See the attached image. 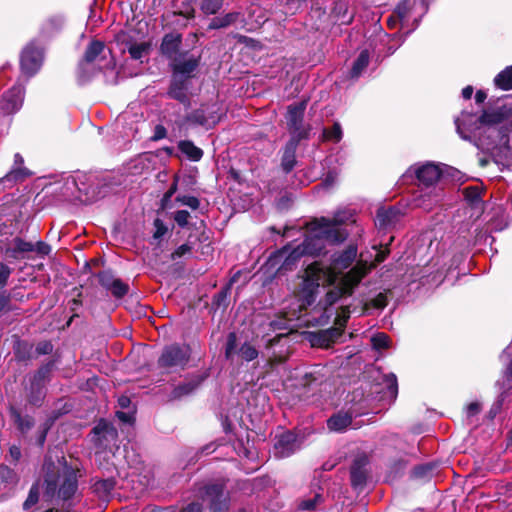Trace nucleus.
<instances>
[{
  "instance_id": "1",
  "label": "nucleus",
  "mask_w": 512,
  "mask_h": 512,
  "mask_svg": "<svg viewBox=\"0 0 512 512\" xmlns=\"http://www.w3.org/2000/svg\"><path fill=\"white\" fill-rule=\"evenodd\" d=\"M460 137L489 154L500 165H512V107L497 105L480 115L463 111L455 120Z\"/></svg>"
},
{
  "instance_id": "29",
  "label": "nucleus",
  "mask_w": 512,
  "mask_h": 512,
  "mask_svg": "<svg viewBox=\"0 0 512 512\" xmlns=\"http://www.w3.org/2000/svg\"><path fill=\"white\" fill-rule=\"evenodd\" d=\"M494 85L503 91L512 89V65L507 66L495 76Z\"/></svg>"
},
{
  "instance_id": "54",
  "label": "nucleus",
  "mask_w": 512,
  "mask_h": 512,
  "mask_svg": "<svg viewBox=\"0 0 512 512\" xmlns=\"http://www.w3.org/2000/svg\"><path fill=\"white\" fill-rule=\"evenodd\" d=\"M190 251V246L187 244H183L175 250V252L173 253V258L182 257L185 254L189 253Z\"/></svg>"
},
{
  "instance_id": "13",
  "label": "nucleus",
  "mask_w": 512,
  "mask_h": 512,
  "mask_svg": "<svg viewBox=\"0 0 512 512\" xmlns=\"http://www.w3.org/2000/svg\"><path fill=\"white\" fill-rule=\"evenodd\" d=\"M236 353H238L245 361H252L258 357L257 349L248 342H245L237 351V336L234 332H231L227 336L225 357L226 359L232 360Z\"/></svg>"
},
{
  "instance_id": "51",
  "label": "nucleus",
  "mask_w": 512,
  "mask_h": 512,
  "mask_svg": "<svg viewBox=\"0 0 512 512\" xmlns=\"http://www.w3.org/2000/svg\"><path fill=\"white\" fill-rule=\"evenodd\" d=\"M52 350L53 345L48 341L41 342L36 346V352L39 355L49 354L52 352Z\"/></svg>"
},
{
  "instance_id": "60",
  "label": "nucleus",
  "mask_w": 512,
  "mask_h": 512,
  "mask_svg": "<svg viewBox=\"0 0 512 512\" xmlns=\"http://www.w3.org/2000/svg\"><path fill=\"white\" fill-rule=\"evenodd\" d=\"M130 403H131L130 398L127 396H121L118 399V404L123 409L128 408L130 406Z\"/></svg>"
},
{
  "instance_id": "8",
  "label": "nucleus",
  "mask_w": 512,
  "mask_h": 512,
  "mask_svg": "<svg viewBox=\"0 0 512 512\" xmlns=\"http://www.w3.org/2000/svg\"><path fill=\"white\" fill-rule=\"evenodd\" d=\"M441 174L442 171L438 165L427 162L411 166L404 174V177L415 176L419 182L418 187H430L438 186L437 183L441 177Z\"/></svg>"
},
{
  "instance_id": "43",
  "label": "nucleus",
  "mask_w": 512,
  "mask_h": 512,
  "mask_svg": "<svg viewBox=\"0 0 512 512\" xmlns=\"http://www.w3.org/2000/svg\"><path fill=\"white\" fill-rule=\"evenodd\" d=\"M177 201L180 202L182 205L188 206L191 209H198L200 202L199 200L194 196H182L177 197Z\"/></svg>"
},
{
  "instance_id": "38",
  "label": "nucleus",
  "mask_w": 512,
  "mask_h": 512,
  "mask_svg": "<svg viewBox=\"0 0 512 512\" xmlns=\"http://www.w3.org/2000/svg\"><path fill=\"white\" fill-rule=\"evenodd\" d=\"M39 499V488L38 485L35 484L30 488L29 495L23 504V508L25 510L30 509L33 505L38 502Z\"/></svg>"
},
{
  "instance_id": "50",
  "label": "nucleus",
  "mask_w": 512,
  "mask_h": 512,
  "mask_svg": "<svg viewBox=\"0 0 512 512\" xmlns=\"http://www.w3.org/2000/svg\"><path fill=\"white\" fill-rule=\"evenodd\" d=\"M49 428H50V425L48 423H45L43 426L40 427L38 435H37V439H36V443L39 446L44 445Z\"/></svg>"
},
{
  "instance_id": "55",
  "label": "nucleus",
  "mask_w": 512,
  "mask_h": 512,
  "mask_svg": "<svg viewBox=\"0 0 512 512\" xmlns=\"http://www.w3.org/2000/svg\"><path fill=\"white\" fill-rule=\"evenodd\" d=\"M466 411L468 416H474L480 411V405L477 402H472L467 406Z\"/></svg>"
},
{
  "instance_id": "42",
  "label": "nucleus",
  "mask_w": 512,
  "mask_h": 512,
  "mask_svg": "<svg viewBox=\"0 0 512 512\" xmlns=\"http://www.w3.org/2000/svg\"><path fill=\"white\" fill-rule=\"evenodd\" d=\"M15 250L18 252H32L34 251V244L27 242L23 239L16 238L14 240Z\"/></svg>"
},
{
  "instance_id": "5",
  "label": "nucleus",
  "mask_w": 512,
  "mask_h": 512,
  "mask_svg": "<svg viewBox=\"0 0 512 512\" xmlns=\"http://www.w3.org/2000/svg\"><path fill=\"white\" fill-rule=\"evenodd\" d=\"M369 268L365 263H357L350 271H348L339 281V283L325 297L326 305L335 304L341 297L349 296L353 293L354 288L368 273Z\"/></svg>"
},
{
  "instance_id": "10",
  "label": "nucleus",
  "mask_w": 512,
  "mask_h": 512,
  "mask_svg": "<svg viewBox=\"0 0 512 512\" xmlns=\"http://www.w3.org/2000/svg\"><path fill=\"white\" fill-rule=\"evenodd\" d=\"M442 198L443 190L440 186L418 187L413 197V204L415 207L430 211L440 204Z\"/></svg>"
},
{
  "instance_id": "40",
  "label": "nucleus",
  "mask_w": 512,
  "mask_h": 512,
  "mask_svg": "<svg viewBox=\"0 0 512 512\" xmlns=\"http://www.w3.org/2000/svg\"><path fill=\"white\" fill-rule=\"evenodd\" d=\"M371 342L375 349H384L389 346L390 338L384 333H377L372 337Z\"/></svg>"
},
{
  "instance_id": "30",
  "label": "nucleus",
  "mask_w": 512,
  "mask_h": 512,
  "mask_svg": "<svg viewBox=\"0 0 512 512\" xmlns=\"http://www.w3.org/2000/svg\"><path fill=\"white\" fill-rule=\"evenodd\" d=\"M50 371H51V365L48 364V365L40 368L38 370V372L34 375L33 381H32V387L33 388L37 387V389H38V392H37L38 396H37V398H31V402L33 404H37L41 400L42 392H41L40 387L45 382V379H46L47 375L50 373Z\"/></svg>"
},
{
  "instance_id": "9",
  "label": "nucleus",
  "mask_w": 512,
  "mask_h": 512,
  "mask_svg": "<svg viewBox=\"0 0 512 512\" xmlns=\"http://www.w3.org/2000/svg\"><path fill=\"white\" fill-rule=\"evenodd\" d=\"M43 63V50L34 42L29 43L20 56L21 72L27 78L34 76L41 68Z\"/></svg>"
},
{
  "instance_id": "15",
  "label": "nucleus",
  "mask_w": 512,
  "mask_h": 512,
  "mask_svg": "<svg viewBox=\"0 0 512 512\" xmlns=\"http://www.w3.org/2000/svg\"><path fill=\"white\" fill-rule=\"evenodd\" d=\"M300 448V442L297 436L286 431L276 437L274 444V455L277 458H286L295 453Z\"/></svg>"
},
{
  "instance_id": "52",
  "label": "nucleus",
  "mask_w": 512,
  "mask_h": 512,
  "mask_svg": "<svg viewBox=\"0 0 512 512\" xmlns=\"http://www.w3.org/2000/svg\"><path fill=\"white\" fill-rule=\"evenodd\" d=\"M34 251L38 254L47 255L50 252V246L43 241H38L34 245Z\"/></svg>"
},
{
  "instance_id": "33",
  "label": "nucleus",
  "mask_w": 512,
  "mask_h": 512,
  "mask_svg": "<svg viewBox=\"0 0 512 512\" xmlns=\"http://www.w3.org/2000/svg\"><path fill=\"white\" fill-rule=\"evenodd\" d=\"M193 119L200 125L210 127L218 122L219 116L214 115V113H210L208 116H206L204 109H199L193 114Z\"/></svg>"
},
{
  "instance_id": "19",
  "label": "nucleus",
  "mask_w": 512,
  "mask_h": 512,
  "mask_svg": "<svg viewBox=\"0 0 512 512\" xmlns=\"http://www.w3.org/2000/svg\"><path fill=\"white\" fill-rule=\"evenodd\" d=\"M205 377L204 375H197L183 384L178 385L172 391V398L178 399L193 393L204 381Z\"/></svg>"
},
{
  "instance_id": "4",
  "label": "nucleus",
  "mask_w": 512,
  "mask_h": 512,
  "mask_svg": "<svg viewBox=\"0 0 512 512\" xmlns=\"http://www.w3.org/2000/svg\"><path fill=\"white\" fill-rule=\"evenodd\" d=\"M115 65L111 51L102 41L93 40L88 45L83 59L78 65V81L85 83L103 69H113Z\"/></svg>"
},
{
  "instance_id": "24",
  "label": "nucleus",
  "mask_w": 512,
  "mask_h": 512,
  "mask_svg": "<svg viewBox=\"0 0 512 512\" xmlns=\"http://www.w3.org/2000/svg\"><path fill=\"white\" fill-rule=\"evenodd\" d=\"M370 61V54L368 50H362L355 61L353 62L350 77L353 79L359 78L367 68Z\"/></svg>"
},
{
  "instance_id": "2",
  "label": "nucleus",
  "mask_w": 512,
  "mask_h": 512,
  "mask_svg": "<svg viewBox=\"0 0 512 512\" xmlns=\"http://www.w3.org/2000/svg\"><path fill=\"white\" fill-rule=\"evenodd\" d=\"M349 221H354L350 210L337 211L332 218L322 217L312 221L300 245L277 251L269 257L267 265L274 267L280 264L277 269L280 273L292 270L302 256L319 255L327 244H338L346 240L348 232L343 225Z\"/></svg>"
},
{
  "instance_id": "39",
  "label": "nucleus",
  "mask_w": 512,
  "mask_h": 512,
  "mask_svg": "<svg viewBox=\"0 0 512 512\" xmlns=\"http://www.w3.org/2000/svg\"><path fill=\"white\" fill-rule=\"evenodd\" d=\"M109 291L112 293L114 297L121 298L128 293L129 286L122 280L118 279Z\"/></svg>"
},
{
  "instance_id": "32",
  "label": "nucleus",
  "mask_w": 512,
  "mask_h": 512,
  "mask_svg": "<svg viewBox=\"0 0 512 512\" xmlns=\"http://www.w3.org/2000/svg\"><path fill=\"white\" fill-rule=\"evenodd\" d=\"M77 489V481L73 475L67 477L62 483L59 489V496L64 500L71 498V496L76 492Z\"/></svg>"
},
{
  "instance_id": "22",
  "label": "nucleus",
  "mask_w": 512,
  "mask_h": 512,
  "mask_svg": "<svg viewBox=\"0 0 512 512\" xmlns=\"http://www.w3.org/2000/svg\"><path fill=\"white\" fill-rule=\"evenodd\" d=\"M187 80L188 79L179 76H173V80L169 90V95L172 98L179 100L180 102H185L187 100Z\"/></svg>"
},
{
  "instance_id": "36",
  "label": "nucleus",
  "mask_w": 512,
  "mask_h": 512,
  "mask_svg": "<svg viewBox=\"0 0 512 512\" xmlns=\"http://www.w3.org/2000/svg\"><path fill=\"white\" fill-rule=\"evenodd\" d=\"M98 279L101 286H103L108 291L118 280V278H116L110 271H103L99 273Z\"/></svg>"
},
{
  "instance_id": "12",
  "label": "nucleus",
  "mask_w": 512,
  "mask_h": 512,
  "mask_svg": "<svg viewBox=\"0 0 512 512\" xmlns=\"http://www.w3.org/2000/svg\"><path fill=\"white\" fill-rule=\"evenodd\" d=\"M306 101H301L296 104H292L288 107L286 114L287 125L290 130L296 135V139L300 140L306 137V132L302 130V122L304 112L306 110Z\"/></svg>"
},
{
  "instance_id": "44",
  "label": "nucleus",
  "mask_w": 512,
  "mask_h": 512,
  "mask_svg": "<svg viewBox=\"0 0 512 512\" xmlns=\"http://www.w3.org/2000/svg\"><path fill=\"white\" fill-rule=\"evenodd\" d=\"M189 218H190V213L186 210H179L174 215V220L180 227L187 226L188 222H189Z\"/></svg>"
},
{
  "instance_id": "49",
  "label": "nucleus",
  "mask_w": 512,
  "mask_h": 512,
  "mask_svg": "<svg viewBox=\"0 0 512 512\" xmlns=\"http://www.w3.org/2000/svg\"><path fill=\"white\" fill-rule=\"evenodd\" d=\"M166 136H167L166 128L163 125L158 124L154 127V132H153L151 139L153 141H158V140L164 139Z\"/></svg>"
},
{
  "instance_id": "35",
  "label": "nucleus",
  "mask_w": 512,
  "mask_h": 512,
  "mask_svg": "<svg viewBox=\"0 0 512 512\" xmlns=\"http://www.w3.org/2000/svg\"><path fill=\"white\" fill-rule=\"evenodd\" d=\"M342 128L339 123H334L331 129L323 130V139L326 141L339 142L342 139Z\"/></svg>"
},
{
  "instance_id": "34",
  "label": "nucleus",
  "mask_w": 512,
  "mask_h": 512,
  "mask_svg": "<svg viewBox=\"0 0 512 512\" xmlns=\"http://www.w3.org/2000/svg\"><path fill=\"white\" fill-rule=\"evenodd\" d=\"M238 18V13H228L222 17L214 18L210 23V28L219 29L223 27H227L230 24L234 23Z\"/></svg>"
},
{
  "instance_id": "45",
  "label": "nucleus",
  "mask_w": 512,
  "mask_h": 512,
  "mask_svg": "<svg viewBox=\"0 0 512 512\" xmlns=\"http://www.w3.org/2000/svg\"><path fill=\"white\" fill-rule=\"evenodd\" d=\"M322 501V496L320 494H316L313 499L304 500L300 504V508L302 510H313L316 508L317 504Z\"/></svg>"
},
{
  "instance_id": "56",
  "label": "nucleus",
  "mask_w": 512,
  "mask_h": 512,
  "mask_svg": "<svg viewBox=\"0 0 512 512\" xmlns=\"http://www.w3.org/2000/svg\"><path fill=\"white\" fill-rule=\"evenodd\" d=\"M116 416L120 421H122L124 423H131L133 420V417L130 413H126V412H122V411H117Z\"/></svg>"
},
{
  "instance_id": "20",
  "label": "nucleus",
  "mask_w": 512,
  "mask_h": 512,
  "mask_svg": "<svg viewBox=\"0 0 512 512\" xmlns=\"http://www.w3.org/2000/svg\"><path fill=\"white\" fill-rule=\"evenodd\" d=\"M352 423V415L348 412H338L327 420L329 430L334 432L345 431Z\"/></svg>"
},
{
  "instance_id": "28",
  "label": "nucleus",
  "mask_w": 512,
  "mask_h": 512,
  "mask_svg": "<svg viewBox=\"0 0 512 512\" xmlns=\"http://www.w3.org/2000/svg\"><path fill=\"white\" fill-rule=\"evenodd\" d=\"M178 148L191 161H199L203 156V151L189 140L180 141Z\"/></svg>"
},
{
  "instance_id": "58",
  "label": "nucleus",
  "mask_w": 512,
  "mask_h": 512,
  "mask_svg": "<svg viewBox=\"0 0 512 512\" xmlns=\"http://www.w3.org/2000/svg\"><path fill=\"white\" fill-rule=\"evenodd\" d=\"M506 226H507V223L497 222L496 220H493V221L490 223L491 230H494V231H501V230H503Z\"/></svg>"
},
{
  "instance_id": "37",
  "label": "nucleus",
  "mask_w": 512,
  "mask_h": 512,
  "mask_svg": "<svg viewBox=\"0 0 512 512\" xmlns=\"http://www.w3.org/2000/svg\"><path fill=\"white\" fill-rule=\"evenodd\" d=\"M224 0H204L201 9L206 14H215L223 4Z\"/></svg>"
},
{
  "instance_id": "41",
  "label": "nucleus",
  "mask_w": 512,
  "mask_h": 512,
  "mask_svg": "<svg viewBox=\"0 0 512 512\" xmlns=\"http://www.w3.org/2000/svg\"><path fill=\"white\" fill-rule=\"evenodd\" d=\"M386 384L388 389V394L395 398L398 393V385H397V378L394 374H389L386 376Z\"/></svg>"
},
{
  "instance_id": "11",
  "label": "nucleus",
  "mask_w": 512,
  "mask_h": 512,
  "mask_svg": "<svg viewBox=\"0 0 512 512\" xmlns=\"http://www.w3.org/2000/svg\"><path fill=\"white\" fill-rule=\"evenodd\" d=\"M24 94V87L21 84H15L3 95L0 101V110L7 115L16 113L23 105Z\"/></svg>"
},
{
  "instance_id": "25",
  "label": "nucleus",
  "mask_w": 512,
  "mask_h": 512,
  "mask_svg": "<svg viewBox=\"0 0 512 512\" xmlns=\"http://www.w3.org/2000/svg\"><path fill=\"white\" fill-rule=\"evenodd\" d=\"M463 195L467 203L472 208L477 209L479 212L482 211L483 200L481 197V189L479 186H470L464 188Z\"/></svg>"
},
{
  "instance_id": "61",
  "label": "nucleus",
  "mask_w": 512,
  "mask_h": 512,
  "mask_svg": "<svg viewBox=\"0 0 512 512\" xmlns=\"http://www.w3.org/2000/svg\"><path fill=\"white\" fill-rule=\"evenodd\" d=\"M486 98H487V94L482 90H478L475 94V101L479 104L483 103Z\"/></svg>"
},
{
  "instance_id": "57",
  "label": "nucleus",
  "mask_w": 512,
  "mask_h": 512,
  "mask_svg": "<svg viewBox=\"0 0 512 512\" xmlns=\"http://www.w3.org/2000/svg\"><path fill=\"white\" fill-rule=\"evenodd\" d=\"M202 507L199 503H191L187 507L183 508L180 512H201Z\"/></svg>"
},
{
  "instance_id": "48",
  "label": "nucleus",
  "mask_w": 512,
  "mask_h": 512,
  "mask_svg": "<svg viewBox=\"0 0 512 512\" xmlns=\"http://www.w3.org/2000/svg\"><path fill=\"white\" fill-rule=\"evenodd\" d=\"M154 227H155V232H154L153 236L155 239L162 238L167 232V227L165 226L163 221L158 218L154 220Z\"/></svg>"
},
{
  "instance_id": "23",
  "label": "nucleus",
  "mask_w": 512,
  "mask_h": 512,
  "mask_svg": "<svg viewBox=\"0 0 512 512\" xmlns=\"http://www.w3.org/2000/svg\"><path fill=\"white\" fill-rule=\"evenodd\" d=\"M181 43V40L178 36L166 35L161 44V50L164 55H166L171 62L173 61V57L178 56V47Z\"/></svg>"
},
{
  "instance_id": "62",
  "label": "nucleus",
  "mask_w": 512,
  "mask_h": 512,
  "mask_svg": "<svg viewBox=\"0 0 512 512\" xmlns=\"http://www.w3.org/2000/svg\"><path fill=\"white\" fill-rule=\"evenodd\" d=\"M473 87L472 86H466L465 88H463L462 90V97L464 99H470L472 97V94H473Z\"/></svg>"
},
{
  "instance_id": "14",
  "label": "nucleus",
  "mask_w": 512,
  "mask_h": 512,
  "mask_svg": "<svg viewBox=\"0 0 512 512\" xmlns=\"http://www.w3.org/2000/svg\"><path fill=\"white\" fill-rule=\"evenodd\" d=\"M203 501L209 502L210 509L213 512H220L226 507V497L224 496V487L221 484H211L203 487L199 491Z\"/></svg>"
},
{
  "instance_id": "59",
  "label": "nucleus",
  "mask_w": 512,
  "mask_h": 512,
  "mask_svg": "<svg viewBox=\"0 0 512 512\" xmlns=\"http://www.w3.org/2000/svg\"><path fill=\"white\" fill-rule=\"evenodd\" d=\"M10 298L8 295H0V312L3 311L9 304Z\"/></svg>"
},
{
  "instance_id": "26",
  "label": "nucleus",
  "mask_w": 512,
  "mask_h": 512,
  "mask_svg": "<svg viewBox=\"0 0 512 512\" xmlns=\"http://www.w3.org/2000/svg\"><path fill=\"white\" fill-rule=\"evenodd\" d=\"M365 462L363 459H357L354 461L350 475L351 483L354 487L362 486L366 481V471L364 469Z\"/></svg>"
},
{
  "instance_id": "64",
  "label": "nucleus",
  "mask_w": 512,
  "mask_h": 512,
  "mask_svg": "<svg viewBox=\"0 0 512 512\" xmlns=\"http://www.w3.org/2000/svg\"><path fill=\"white\" fill-rule=\"evenodd\" d=\"M506 377L508 380L512 379V360L509 362L507 369H506Z\"/></svg>"
},
{
  "instance_id": "46",
  "label": "nucleus",
  "mask_w": 512,
  "mask_h": 512,
  "mask_svg": "<svg viewBox=\"0 0 512 512\" xmlns=\"http://www.w3.org/2000/svg\"><path fill=\"white\" fill-rule=\"evenodd\" d=\"M114 488V481L110 479L101 480L95 483V490L97 492L103 491L109 493Z\"/></svg>"
},
{
  "instance_id": "6",
  "label": "nucleus",
  "mask_w": 512,
  "mask_h": 512,
  "mask_svg": "<svg viewBox=\"0 0 512 512\" xmlns=\"http://www.w3.org/2000/svg\"><path fill=\"white\" fill-rule=\"evenodd\" d=\"M428 10L425 0H403L394 10V15L400 22L401 29H407V33L417 27L421 18Z\"/></svg>"
},
{
  "instance_id": "17",
  "label": "nucleus",
  "mask_w": 512,
  "mask_h": 512,
  "mask_svg": "<svg viewBox=\"0 0 512 512\" xmlns=\"http://www.w3.org/2000/svg\"><path fill=\"white\" fill-rule=\"evenodd\" d=\"M24 159L19 154L14 155V164L11 170L1 179L3 182H17L30 176V172L24 166Z\"/></svg>"
},
{
  "instance_id": "3",
  "label": "nucleus",
  "mask_w": 512,
  "mask_h": 512,
  "mask_svg": "<svg viewBox=\"0 0 512 512\" xmlns=\"http://www.w3.org/2000/svg\"><path fill=\"white\" fill-rule=\"evenodd\" d=\"M357 257V247L350 245L341 253L332 256L330 266L314 262L304 271L299 291L300 308H306L315 302L318 289L321 285H333L338 280V272L351 266Z\"/></svg>"
},
{
  "instance_id": "63",
  "label": "nucleus",
  "mask_w": 512,
  "mask_h": 512,
  "mask_svg": "<svg viewBox=\"0 0 512 512\" xmlns=\"http://www.w3.org/2000/svg\"><path fill=\"white\" fill-rule=\"evenodd\" d=\"M10 454H11V456L14 459L18 460L20 458V456H21L20 448L16 447V446L11 447L10 448Z\"/></svg>"
},
{
  "instance_id": "21",
  "label": "nucleus",
  "mask_w": 512,
  "mask_h": 512,
  "mask_svg": "<svg viewBox=\"0 0 512 512\" xmlns=\"http://www.w3.org/2000/svg\"><path fill=\"white\" fill-rule=\"evenodd\" d=\"M298 141H299L298 139H292L291 141H289L287 143V145L285 147V150H284V153L282 156L281 166L286 173H289L290 171H292V169L294 168V166L296 164L295 153H296Z\"/></svg>"
},
{
  "instance_id": "27",
  "label": "nucleus",
  "mask_w": 512,
  "mask_h": 512,
  "mask_svg": "<svg viewBox=\"0 0 512 512\" xmlns=\"http://www.w3.org/2000/svg\"><path fill=\"white\" fill-rule=\"evenodd\" d=\"M10 413L14 424L21 433H27L34 426V420L32 417L28 415L22 416L15 408H11Z\"/></svg>"
},
{
  "instance_id": "18",
  "label": "nucleus",
  "mask_w": 512,
  "mask_h": 512,
  "mask_svg": "<svg viewBox=\"0 0 512 512\" xmlns=\"http://www.w3.org/2000/svg\"><path fill=\"white\" fill-rule=\"evenodd\" d=\"M400 217V210L396 207L379 208L377 211L375 224L380 229H386L395 224Z\"/></svg>"
},
{
  "instance_id": "53",
  "label": "nucleus",
  "mask_w": 512,
  "mask_h": 512,
  "mask_svg": "<svg viewBox=\"0 0 512 512\" xmlns=\"http://www.w3.org/2000/svg\"><path fill=\"white\" fill-rule=\"evenodd\" d=\"M386 305H387V298L382 293H379L373 300V306L376 308H384Z\"/></svg>"
},
{
  "instance_id": "31",
  "label": "nucleus",
  "mask_w": 512,
  "mask_h": 512,
  "mask_svg": "<svg viewBox=\"0 0 512 512\" xmlns=\"http://www.w3.org/2000/svg\"><path fill=\"white\" fill-rule=\"evenodd\" d=\"M149 49L150 45L147 42H137L128 47V52L131 58L142 62L143 58L148 55Z\"/></svg>"
},
{
  "instance_id": "16",
  "label": "nucleus",
  "mask_w": 512,
  "mask_h": 512,
  "mask_svg": "<svg viewBox=\"0 0 512 512\" xmlns=\"http://www.w3.org/2000/svg\"><path fill=\"white\" fill-rule=\"evenodd\" d=\"M199 64V57L189 53H179L178 56L173 57L171 62L173 68V76H179L188 79L191 73L197 68Z\"/></svg>"
},
{
  "instance_id": "47",
  "label": "nucleus",
  "mask_w": 512,
  "mask_h": 512,
  "mask_svg": "<svg viewBox=\"0 0 512 512\" xmlns=\"http://www.w3.org/2000/svg\"><path fill=\"white\" fill-rule=\"evenodd\" d=\"M11 274V268L4 263H0V288L4 287Z\"/></svg>"
},
{
  "instance_id": "7",
  "label": "nucleus",
  "mask_w": 512,
  "mask_h": 512,
  "mask_svg": "<svg viewBox=\"0 0 512 512\" xmlns=\"http://www.w3.org/2000/svg\"><path fill=\"white\" fill-rule=\"evenodd\" d=\"M189 357L190 349L188 346L174 344L164 348L158 359V364L161 368L168 371L184 369L189 361Z\"/></svg>"
}]
</instances>
